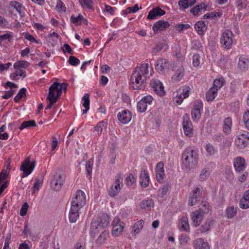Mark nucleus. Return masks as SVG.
I'll list each match as a JSON object with an SVG mask.
<instances>
[{
  "mask_svg": "<svg viewBox=\"0 0 249 249\" xmlns=\"http://www.w3.org/2000/svg\"><path fill=\"white\" fill-rule=\"evenodd\" d=\"M210 175V171L207 168H203L199 174V180L201 181H204L208 178Z\"/></svg>",
  "mask_w": 249,
  "mask_h": 249,
  "instance_id": "37998d69",
  "label": "nucleus"
},
{
  "mask_svg": "<svg viewBox=\"0 0 249 249\" xmlns=\"http://www.w3.org/2000/svg\"><path fill=\"white\" fill-rule=\"evenodd\" d=\"M196 1V0H180L178 4L180 9L185 10L195 4Z\"/></svg>",
  "mask_w": 249,
  "mask_h": 249,
  "instance_id": "2f4dec72",
  "label": "nucleus"
},
{
  "mask_svg": "<svg viewBox=\"0 0 249 249\" xmlns=\"http://www.w3.org/2000/svg\"><path fill=\"white\" fill-rule=\"evenodd\" d=\"M71 21L75 25H78L81 24L82 20L83 19V16L79 14L77 17H75L72 15L70 18Z\"/></svg>",
  "mask_w": 249,
  "mask_h": 249,
  "instance_id": "3c124183",
  "label": "nucleus"
},
{
  "mask_svg": "<svg viewBox=\"0 0 249 249\" xmlns=\"http://www.w3.org/2000/svg\"><path fill=\"white\" fill-rule=\"evenodd\" d=\"M232 120L230 117H227L224 120L223 131L226 134H229L231 130Z\"/></svg>",
  "mask_w": 249,
  "mask_h": 249,
  "instance_id": "473e14b6",
  "label": "nucleus"
},
{
  "mask_svg": "<svg viewBox=\"0 0 249 249\" xmlns=\"http://www.w3.org/2000/svg\"><path fill=\"white\" fill-rule=\"evenodd\" d=\"M156 173L157 181L160 183L162 182L165 175L164 164L162 162H159L157 164Z\"/></svg>",
  "mask_w": 249,
  "mask_h": 249,
  "instance_id": "dca6fc26",
  "label": "nucleus"
},
{
  "mask_svg": "<svg viewBox=\"0 0 249 249\" xmlns=\"http://www.w3.org/2000/svg\"><path fill=\"white\" fill-rule=\"evenodd\" d=\"M207 6L205 3L202 2L200 4H199L196 5L195 7L192 8L190 10V13L194 15V16L196 15L199 12L202 10L203 8L205 9V10H206Z\"/></svg>",
  "mask_w": 249,
  "mask_h": 249,
  "instance_id": "a19ab883",
  "label": "nucleus"
},
{
  "mask_svg": "<svg viewBox=\"0 0 249 249\" xmlns=\"http://www.w3.org/2000/svg\"><path fill=\"white\" fill-rule=\"evenodd\" d=\"M110 222V218L107 214H103L97 220H94L91 224L90 229L91 234H96L99 233V230L107 227Z\"/></svg>",
  "mask_w": 249,
  "mask_h": 249,
  "instance_id": "7ed1b4c3",
  "label": "nucleus"
},
{
  "mask_svg": "<svg viewBox=\"0 0 249 249\" xmlns=\"http://www.w3.org/2000/svg\"><path fill=\"white\" fill-rule=\"evenodd\" d=\"M233 34L229 30H226L222 34L220 38V43L222 47L225 49H230L233 43Z\"/></svg>",
  "mask_w": 249,
  "mask_h": 249,
  "instance_id": "423d86ee",
  "label": "nucleus"
},
{
  "mask_svg": "<svg viewBox=\"0 0 249 249\" xmlns=\"http://www.w3.org/2000/svg\"><path fill=\"white\" fill-rule=\"evenodd\" d=\"M175 27L178 31L181 32L190 28V25L189 24H177Z\"/></svg>",
  "mask_w": 249,
  "mask_h": 249,
  "instance_id": "0e129e2a",
  "label": "nucleus"
},
{
  "mask_svg": "<svg viewBox=\"0 0 249 249\" xmlns=\"http://www.w3.org/2000/svg\"><path fill=\"white\" fill-rule=\"evenodd\" d=\"M29 208V205L27 202L24 203L21 206L20 210V215L22 216H25Z\"/></svg>",
  "mask_w": 249,
  "mask_h": 249,
  "instance_id": "69168bd1",
  "label": "nucleus"
},
{
  "mask_svg": "<svg viewBox=\"0 0 249 249\" xmlns=\"http://www.w3.org/2000/svg\"><path fill=\"white\" fill-rule=\"evenodd\" d=\"M82 105L84 107L89 108V96L88 93H85L82 99Z\"/></svg>",
  "mask_w": 249,
  "mask_h": 249,
  "instance_id": "bf43d9fd",
  "label": "nucleus"
},
{
  "mask_svg": "<svg viewBox=\"0 0 249 249\" xmlns=\"http://www.w3.org/2000/svg\"><path fill=\"white\" fill-rule=\"evenodd\" d=\"M56 9L59 12H66V7L61 0H57Z\"/></svg>",
  "mask_w": 249,
  "mask_h": 249,
  "instance_id": "4d7b16f0",
  "label": "nucleus"
},
{
  "mask_svg": "<svg viewBox=\"0 0 249 249\" xmlns=\"http://www.w3.org/2000/svg\"><path fill=\"white\" fill-rule=\"evenodd\" d=\"M224 80L223 78H219L214 80L213 83V88L216 89V90L219 89L223 85Z\"/></svg>",
  "mask_w": 249,
  "mask_h": 249,
  "instance_id": "09e8293b",
  "label": "nucleus"
},
{
  "mask_svg": "<svg viewBox=\"0 0 249 249\" xmlns=\"http://www.w3.org/2000/svg\"><path fill=\"white\" fill-rule=\"evenodd\" d=\"M62 84L57 82L53 83L49 88L47 98H52L57 101L62 94Z\"/></svg>",
  "mask_w": 249,
  "mask_h": 249,
  "instance_id": "0eeeda50",
  "label": "nucleus"
},
{
  "mask_svg": "<svg viewBox=\"0 0 249 249\" xmlns=\"http://www.w3.org/2000/svg\"><path fill=\"white\" fill-rule=\"evenodd\" d=\"M140 182L142 187H146L148 186L150 182V178L147 172L143 170L140 175Z\"/></svg>",
  "mask_w": 249,
  "mask_h": 249,
  "instance_id": "393cba45",
  "label": "nucleus"
},
{
  "mask_svg": "<svg viewBox=\"0 0 249 249\" xmlns=\"http://www.w3.org/2000/svg\"><path fill=\"white\" fill-rule=\"evenodd\" d=\"M195 28L199 35H203L207 29V26L204 21L201 20L195 24Z\"/></svg>",
  "mask_w": 249,
  "mask_h": 249,
  "instance_id": "7c9ffc66",
  "label": "nucleus"
},
{
  "mask_svg": "<svg viewBox=\"0 0 249 249\" xmlns=\"http://www.w3.org/2000/svg\"><path fill=\"white\" fill-rule=\"evenodd\" d=\"M204 148L206 151L207 155L210 156L214 155L217 152V148L210 143L206 144L204 146Z\"/></svg>",
  "mask_w": 249,
  "mask_h": 249,
  "instance_id": "58836bf2",
  "label": "nucleus"
},
{
  "mask_svg": "<svg viewBox=\"0 0 249 249\" xmlns=\"http://www.w3.org/2000/svg\"><path fill=\"white\" fill-rule=\"evenodd\" d=\"M168 61L165 59H160L158 60L156 65V69L159 72L163 71L168 67Z\"/></svg>",
  "mask_w": 249,
  "mask_h": 249,
  "instance_id": "bb28decb",
  "label": "nucleus"
},
{
  "mask_svg": "<svg viewBox=\"0 0 249 249\" xmlns=\"http://www.w3.org/2000/svg\"><path fill=\"white\" fill-rule=\"evenodd\" d=\"M239 205L242 209L249 208V190L246 191L239 200Z\"/></svg>",
  "mask_w": 249,
  "mask_h": 249,
  "instance_id": "5701e85b",
  "label": "nucleus"
},
{
  "mask_svg": "<svg viewBox=\"0 0 249 249\" xmlns=\"http://www.w3.org/2000/svg\"><path fill=\"white\" fill-rule=\"evenodd\" d=\"M69 63L72 66H76L80 64V60L75 56H70L69 59Z\"/></svg>",
  "mask_w": 249,
  "mask_h": 249,
  "instance_id": "e2e57ef3",
  "label": "nucleus"
},
{
  "mask_svg": "<svg viewBox=\"0 0 249 249\" xmlns=\"http://www.w3.org/2000/svg\"><path fill=\"white\" fill-rule=\"evenodd\" d=\"M80 5L83 8L92 9L93 8V2L91 0H78Z\"/></svg>",
  "mask_w": 249,
  "mask_h": 249,
  "instance_id": "79ce46f5",
  "label": "nucleus"
},
{
  "mask_svg": "<svg viewBox=\"0 0 249 249\" xmlns=\"http://www.w3.org/2000/svg\"><path fill=\"white\" fill-rule=\"evenodd\" d=\"M201 194V190L199 188H196L193 192L192 196L189 199V205L190 206L194 205L197 202L198 199L200 197Z\"/></svg>",
  "mask_w": 249,
  "mask_h": 249,
  "instance_id": "a878e982",
  "label": "nucleus"
},
{
  "mask_svg": "<svg viewBox=\"0 0 249 249\" xmlns=\"http://www.w3.org/2000/svg\"><path fill=\"white\" fill-rule=\"evenodd\" d=\"M93 166V160L92 159L89 160L86 164V169L88 175L91 177L92 169Z\"/></svg>",
  "mask_w": 249,
  "mask_h": 249,
  "instance_id": "864d4df0",
  "label": "nucleus"
},
{
  "mask_svg": "<svg viewBox=\"0 0 249 249\" xmlns=\"http://www.w3.org/2000/svg\"><path fill=\"white\" fill-rule=\"evenodd\" d=\"M29 65V63L26 61L20 60L16 62L14 64V68H26Z\"/></svg>",
  "mask_w": 249,
  "mask_h": 249,
  "instance_id": "49530a36",
  "label": "nucleus"
},
{
  "mask_svg": "<svg viewBox=\"0 0 249 249\" xmlns=\"http://www.w3.org/2000/svg\"><path fill=\"white\" fill-rule=\"evenodd\" d=\"M249 141V133L245 131L236 136L235 140V144L240 148H244L246 147Z\"/></svg>",
  "mask_w": 249,
  "mask_h": 249,
  "instance_id": "9d476101",
  "label": "nucleus"
},
{
  "mask_svg": "<svg viewBox=\"0 0 249 249\" xmlns=\"http://www.w3.org/2000/svg\"><path fill=\"white\" fill-rule=\"evenodd\" d=\"M184 75V70L182 66H179L175 72L172 79L174 81H179L182 79Z\"/></svg>",
  "mask_w": 249,
  "mask_h": 249,
  "instance_id": "c85d7f7f",
  "label": "nucleus"
},
{
  "mask_svg": "<svg viewBox=\"0 0 249 249\" xmlns=\"http://www.w3.org/2000/svg\"><path fill=\"white\" fill-rule=\"evenodd\" d=\"M202 111L192 109L191 111V115L194 121H198L201 117Z\"/></svg>",
  "mask_w": 249,
  "mask_h": 249,
  "instance_id": "6e6d98bb",
  "label": "nucleus"
},
{
  "mask_svg": "<svg viewBox=\"0 0 249 249\" xmlns=\"http://www.w3.org/2000/svg\"><path fill=\"white\" fill-rule=\"evenodd\" d=\"M153 101V98L151 95H146L139 101L137 104V109L141 113L145 112L148 105H151Z\"/></svg>",
  "mask_w": 249,
  "mask_h": 249,
  "instance_id": "9b49d317",
  "label": "nucleus"
},
{
  "mask_svg": "<svg viewBox=\"0 0 249 249\" xmlns=\"http://www.w3.org/2000/svg\"><path fill=\"white\" fill-rule=\"evenodd\" d=\"M249 60L244 56L239 58L238 67L240 70L243 71H247L249 68Z\"/></svg>",
  "mask_w": 249,
  "mask_h": 249,
  "instance_id": "c756f323",
  "label": "nucleus"
},
{
  "mask_svg": "<svg viewBox=\"0 0 249 249\" xmlns=\"http://www.w3.org/2000/svg\"><path fill=\"white\" fill-rule=\"evenodd\" d=\"M182 127L185 135L191 137L193 134V125L188 118H184L182 123Z\"/></svg>",
  "mask_w": 249,
  "mask_h": 249,
  "instance_id": "f3484780",
  "label": "nucleus"
},
{
  "mask_svg": "<svg viewBox=\"0 0 249 249\" xmlns=\"http://www.w3.org/2000/svg\"><path fill=\"white\" fill-rule=\"evenodd\" d=\"M245 160L241 157H237L234 161V167L237 172L240 173L243 172L245 168Z\"/></svg>",
  "mask_w": 249,
  "mask_h": 249,
  "instance_id": "412c9836",
  "label": "nucleus"
},
{
  "mask_svg": "<svg viewBox=\"0 0 249 249\" xmlns=\"http://www.w3.org/2000/svg\"><path fill=\"white\" fill-rule=\"evenodd\" d=\"M169 190L167 185H163L159 190L158 196L161 197H163L167 194Z\"/></svg>",
  "mask_w": 249,
  "mask_h": 249,
  "instance_id": "052dcab7",
  "label": "nucleus"
},
{
  "mask_svg": "<svg viewBox=\"0 0 249 249\" xmlns=\"http://www.w3.org/2000/svg\"><path fill=\"white\" fill-rule=\"evenodd\" d=\"M195 249H210L208 243L205 242L202 238H197L194 243Z\"/></svg>",
  "mask_w": 249,
  "mask_h": 249,
  "instance_id": "cd10ccee",
  "label": "nucleus"
},
{
  "mask_svg": "<svg viewBox=\"0 0 249 249\" xmlns=\"http://www.w3.org/2000/svg\"><path fill=\"white\" fill-rule=\"evenodd\" d=\"M81 209L71 206L69 213V219L71 223H75L79 217Z\"/></svg>",
  "mask_w": 249,
  "mask_h": 249,
  "instance_id": "aec40b11",
  "label": "nucleus"
},
{
  "mask_svg": "<svg viewBox=\"0 0 249 249\" xmlns=\"http://www.w3.org/2000/svg\"><path fill=\"white\" fill-rule=\"evenodd\" d=\"M36 166V161L31 162L29 159H26L21 163L20 170L23 172L25 176L23 175L22 178L27 177L34 170Z\"/></svg>",
  "mask_w": 249,
  "mask_h": 249,
  "instance_id": "1a4fd4ad",
  "label": "nucleus"
},
{
  "mask_svg": "<svg viewBox=\"0 0 249 249\" xmlns=\"http://www.w3.org/2000/svg\"><path fill=\"white\" fill-rule=\"evenodd\" d=\"M26 89L24 88L20 89L17 95L14 98L15 102H19L22 98H23L26 94Z\"/></svg>",
  "mask_w": 249,
  "mask_h": 249,
  "instance_id": "de8ad7c7",
  "label": "nucleus"
},
{
  "mask_svg": "<svg viewBox=\"0 0 249 249\" xmlns=\"http://www.w3.org/2000/svg\"><path fill=\"white\" fill-rule=\"evenodd\" d=\"M136 178L132 173H130L126 178L125 182L126 186L130 187L136 181Z\"/></svg>",
  "mask_w": 249,
  "mask_h": 249,
  "instance_id": "8fccbe9b",
  "label": "nucleus"
},
{
  "mask_svg": "<svg viewBox=\"0 0 249 249\" xmlns=\"http://www.w3.org/2000/svg\"><path fill=\"white\" fill-rule=\"evenodd\" d=\"M206 212H204L203 209H200L199 210L195 211L192 213L191 219L196 227H198L200 224L203 219L204 214Z\"/></svg>",
  "mask_w": 249,
  "mask_h": 249,
  "instance_id": "2eb2a0df",
  "label": "nucleus"
},
{
  "mask_svg": "<svg viewBox=\"0 0 249 249\" xmlns=\"http://www.w3.org/2000/svg\"><path fill=\"white\" fill-rule=\"evenodd\" d=\"M217 94L216 89L211 88L206 93V99L209 101H213Z\"/></svg>",
  "mask_w": 249,
  "mask_h": 249,
  "instance_id": "c9c22d12",
  "label": "nucleus"
},
{
  "mask_svg": "<svg viewBox=\"0 0 249 249\" xmlns=\"http://www.w3.org/2000/svg\"><path fill=\"white\" fill-rule=\"evenodd\" d=\"M200 64V56L199 54H195L193 56V65L195 67H197Z\"/></svg>",
  "mask_w": 249,
  "mask_h": 249,
  "instance_id": "338daca9",
  "label": "nucleus"
},
{
  "mask_svg": "<svg viewBox=\"0 0 249 249\" xmlns=\"http://www.w3.org/2000/svg\"><path fill=\"white\" fill-rule=\"evenodd\" d=\"M190 89L189 86L186 85L178 89V94L182 95L183 98H186L189 95Z\"/></svg>",
  "mask_w": 249,
  "mask_h": 249,
  "instance_id": "4c0bfd02",
  "label": "nucleus"
},
{
  "mask_svg": "<svg viewBox=\"0 0 249 249\" xmlns=\"http://www.w3.org/2000/svg\"><path fill=\"white\" fill-rule=\"evenodd\" d=\"M243 121L246 127L249 130V109L245 110L243 114Z\"/></svg>",
  "mask_w": 249,
  "mask_h": 249,
  "instance_id": "13d9d810",
  "label": "nucleus"
},
{
  "mask_svg": "<svg viewBox=\"0 0 249 249\" xmlns=\"http://www.w3.org/2000/svg\"><path fill=\"white\" fill-rule=\"evenodd\" d=\"M198 154L196 150L186 148L182 154V168L187 170L195 169L197 165Z\"/></svg>",
  "mask_w": 249,
  "mask_h": 249,
  "instance_id": "f03ea898",
  "label": "nucleus"
},
{
  "mask_svg": "<svg viewBox=\"0 0 249 249\" xmlns=\"http://www.w3.org/2000/svg\"><path fill=\"white\" fill-rule=\"evenodd\" d=\"M170 26V24L168 21L162 20H160L156 22L152 27L153 31L155 32H161Z\"/></svg>",
  "mask_w": 249,
  "mask_h": 249,
  "instance_id": "6ab92c4d",
  "label": "nucleus"
},
{
  "mask_svg": "<svg viewBox=\"0 0 249 249\" xmlns=\"http://www.w3.org/2000/svg\"><path fill=\"white\" fill-rule=\"evenodd\" d=\"M150 87L152 90L159 96H163L165 94L163 85L159 79H152L150 83Z\"/></svg>",
  "mask_w": 249,
  "mask_h": 249,
  "instance_id": "6e6552de",
  "label": "nucleus"
},
{
  "mask_svg": "<svg viewBox=\"0 0 249 249\" xmlns=\"http://www.w3.org/2000/svg\"><path fill=\"white\" fill-rule=\"evenodd\" d=\"M189 236L185 234H182L179 236V240L181 244H186L189 241Z\"/></svg>",
  "mask_w": 249,
  "mask_h": 249,
  "instance_id": "774afa93",
  "label": "nucleus"
},
{
  "mask_svg": "<svg viewBox=\"0 0 249 249\" xmlns=\"http://www.w3.org/2000/svg\"><path fill=\"white\" fill-rule=\"evenodd\" d=\"M123 175L121 174H118L115 176L114 181L108 191L110 196L114 197L119 194L123 186Z\"/></svg>",
  "mask_w": 249,
  "mask_h": 249,
  "instance_id": "20e7f679",
  "label": "nucleus"
},
{
  "mask_svg": "<svg viewBox=\"0 0 249 249\" xmlns=\"http://www.w3.org/2000/svg\"><path fill=\"white\" fill-rule=\"evenodd\" d=\"M148 68L149 64L144 63L135 69L130 77L134 89H140L145 87L146 80L148 77Z\"/></svg>",
  "mask_w": 249,
  "mask_h": 249,
  "instance_id": "f257e3e1",
  "label": "nucleus"
},
{
  "mask_svg": "<svg viewBox=\"0 0 249 249\" xmlns=\"http://www.w3.org/2000/svg\"><path fill=\"white\" fill-rule=\"evenodd\" d=\"M10 5L15 8L18 14L22 16V12L24 9V7L21 3L16 0H12L10 2Z\"/></svg>",
  "mask_w": 249,
  "mask_h": 249,
  "instance_id": "e433bc0d",
  "label": "nucleus"
},
{
  "mask_svg": "<svg viewBox=\"0 0 249 249\" xmlns=\"http://www.w3.org/2000/svg\"><path fill=\"white\" fill-rule=\"evenodd\" d=\"M144 221L141 219L136 222L132 228V231L134 234H137L143 227Z\"/></svg>",
  "mask_w": 249,
  "mask_h": 249,
  "instance_id": "ea45409f",
  "label": "nucleus"
},
{
  "mask_svg": "<svg viewBox=\"0 0 249 249\" xmlns=\"http://www.w3.org/2000/svg\"><path fill=\"white\" fill-rule=\"evenodd\" d=\"M154 206V201L152 199H147L142 200L140 205L142 209H150Z\"/></svg>",
  "mask_w": 249,
  "mask_h": 249,
  "instance_id": "72a5a7b5",
  "label": "nucleus"
},
{
  "mask_svg": "<svg viewBox=\"0 0 249 249\" xmlns=\"http://www.w3.org/2000/svg\"><path fill=\"white\" fill-rule=\"evenodd\" d=\"M64 180L62 175L58 174H55L51 182L52 188L56 191H59L63 185Z\"/></svg>",
  "mask_w": 249,
  "mask_h": 249,
  "instance_id": "ddd939ff",
  "label": "nucleus"
},
{
  "mask_svg": "<svg viewBox=\"0 0 249 249\" xmlns=\"http://www.w3.org/2000/svg\"><path fill=\"white\" fill-rule=\"evenodd\" d=\"M118 120L123 124L128 123L131 119V114L130 112L125 109L122 112H119L117 114Z\"/></svg>",
  "mask_w": 249,
  "mask_h": 249,
  "instance_id": "a211bd4d",
  "label": "nucleus"
},
{
  "mask_svg": "<svg viewBox=\"0 0 249 249\" xmlns=\"http://www.w3.org/2000/svg\"><path fill=\"white\" fill-rule=\"evenodd\" d=\"M86 203V196L85 193L79 190L76 191L74 196L72 198L71 206L81 209Z\"/></svg>",
  "mask_w": 249,
  "mask_h": 249,
  "instance_id": "39448f33",
  "label": "nucleus"
},
{
  "mask_svg": "<svg viewBox=\"0 0 249 249\" xmlns=\"http://www.w3.org/2000/svg\"><path fill=\"white\" fill-rule=\"evenodd\" d=\"M112 234L114 236H118L123 231L124 224L121 222L119 217H115L112 223Z\"/></svg>",
  "mask_w": 249,
  "mask_h": 249,
  "instance_id": "f8f14e48",
  "label": "nucleus"
},
{
  "mask_svg": "<svg viewBox=\"0 0 249 249\" xmlns=\"http://www.w3.org/2000/svg\"><path fill=\"white\" fill-rule=\"evenodd\" d=\"M109 235V231H104L97 239V242L99 244H102L106 240Z\"/></svg>",
  "mask_w": 249,
  "mask_h": 249,
  "instance_id": "a18cd8bd",
  "label": "nucleus"
},
{
  "mask_svg": "<svg viewBox=\"0 0 249 249\" xmlns=\"http://www.w3.org/2000/svg\"><path fill=\"white\" fill-rule=\"evenodd\" d=\"M106 126L107 124L104 121H100L95 127V130L97 132L98 134H101L103 131V128Z\"/></svg>",
  "mask_w": 249,
  "mask_h": 249,
  "instance_id": "603ef678",
  "label": "nucleus"
},
{
  "mask_svg": "<svg viewBox=\"0 0 249 249\" xmlns=\"http://www.w3.org/2000/svg\"><path fill=\"white\" fill-rule=\"evenodd\" d=\"M165 14V11L161 9L160 7H156L153 9L148 13L147 18L150 20L154 19L158 16H163Z\"/></svg>",
  "mask_w": 249,
  "mask_h": 249,
  "instance_id": "4be33fe9",
  "label": "nucleus"
},
{
  "mask_svg": "<svg viewBox=\"0 0 249 249\" xmlns=\"http://www.w3.org/2000/svg\"><path fill=\"white\" fill-rule=\"evenodd\" d=\"M214 221L212 219L207 220L205 223L201 226L200 231L202 232H205L210 230L213 226Z\"/></svg>",
  "mask_w": 249,
  "mask_h": 249,
  "instance_id": "f704fd0d",
  "label": "nucleus"
},
{
  "mask_svg": "<svg viewBox=\"0 0 249 249\" xmlns=\"http://www.w3.org/2000/svg\"><path fill=\"white\" fill-rule=\"evenodd\" d=\"M10 166L9 164L7 166L6 170H2V171L0 173V183H1L2 180H4L6 179L7 175L10 172Z\"/></svg>",
  "mask_w": 249,
  "mask_h": 249,
  "instance_id": "5fc2aeb1",
  "label": "nucleus"
},
{
  "mask_svg": "<svg viewBox=\"0 0 249 249\" xmlns=\"http://www.w3.org/2000/svg\"><path fill=\"white\" fill-rule=\"evenodd\" d=\"M238 208L234 206H229L225 210V216L228 219L233 218L237 214Z\"/></svg>",
  "mask_w": 249,
  "mask_h": 249,
  "instance_id": "b1692460",
  "label": "nucleus"
},
{
  "mask_svg": "<svg viewBox=\"0 0 249 249\" xmlns=\"http://www.w3.org/2000/svg\"><path fill=\"white\" fill-rule=\"evenodd\" d=\"M193 109L196 110L197 111H202L203 110V103L201 101L199 100H196Z\"/></svg>",
  "mask_w": 249,
  "mask_h": 249,
  "instance_id": "680f3d73",
  "label": "nucleus"
},
{
  "mask_svg": "<svg viewBox=\"0 0 249 249\" xmlns=\"http://www.w3.org/2000/svg\"><path fill=\"white\" fill-rule=\"evenodd\" d=\"M36 126V122L34 120H30L27 121H23L19 126V128L20 130L24 128L29 127L30 126Z\"/></svg>",
  "mask_w": 249,
  "mask_h": 249,
  "instance_id": "c03bdc74",
  "label": "nucleus"
},
{
  "mask_svg": "<svg viewBox=\"0 0 249 249\" xmlns=\"http://www.w3.org/2000/svg\"><path fill=\"white\" fill-rule=\"evenodd\" d=\"M178 229L180 231L190 232V227L189 223L188 217L186 214H183L178 221Z\"/></svg>",
  "mask_w": 249,
  "mask_h": 249,
  "instance_id": "4468645a",
  "label": "nucleus"
}]
</instances>
